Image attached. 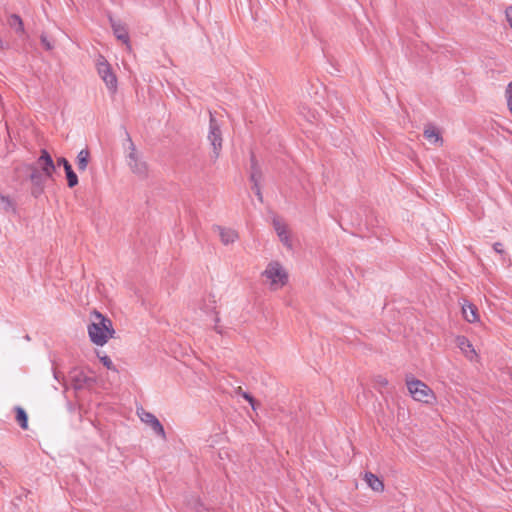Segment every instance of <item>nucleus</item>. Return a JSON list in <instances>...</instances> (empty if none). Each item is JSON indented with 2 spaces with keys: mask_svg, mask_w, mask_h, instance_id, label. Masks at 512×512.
Segmentation results:
<instances>
[{
  "mask_svg": "<svg viewBox=\"0 0 512 512\" xmlns=\"http://www.w3.org/2000/svg\"><path fill=\"white\" fill-rule=\"evenodd\" d=\"M92 317L93 321L88 325L90 340L98 346H103L115 334L112 321L97 310L92 312Z\"/></svg>",
  "mask_w": 512,
  "mask_h": 512,
  "instance_id": "f257e3e1",
  "label": "nucleus"
},
{
  "mask_svg": "<svg viewBox=\"0 0 512 512\" xmlns=\"http://www.w3.org/2000/svg\"><path fill=\"white\" fill-rule=\"evenodd\" d=\"M262 275L271 280V288L276 290L288 282V273L278 261L270 262Z\"/></svg>",
  "mask_w": 512,
  "mask_h": 512,
  "instance_id": "f03ea898",
  "label": "nucleus"
},
{
  "mask_svg": "<svg viewBox=\"0 0 512 512\" xmlns=\"http://www.w3.org/2000/svg\"><path fill=\"white\" fill-rule=\"evenodd\" d=\"M406 385L411 396L416 401L423 403H431L432 400L435 398L432 389L421 380H407Z\"/></svg>",
  "mask_w": 512,
  "mask_h": 512,
  "instance_id": "7ed1b4c3",
  "label": "nucleus"
},
{
  "mask_svg": "<svg viewBox=\"0 0 512 512\" xmlns=\"http://www.w3.org/2000/svg\"><path fill=\"white\" fill-rule=\"evenodd\" d=\"M207 138L213 147V154L211 155V159L213 162H215L219 158L220 152L222 150L223 139L218 121L211 112L209 119V133Z\"/></svg>",
  "mask_w": 512,
  "mask_h": 512,
  "instance_id": "20e7f679",
  "label": "nucleus"
},
{
  "mask_svg": "<svg viewBox=\"0 0 512 512\" xmlns=\"http://www.w3.org/2000/svg\"><path fill=\"white\" fill-rule=\"evenodd\" d=\"M97 71L99 76L105 82L107 88L115 93L117 90V78L116 75L112 71L111 65L107 62V60L100 56L97 61Z\"/></svg>",
  "mask_w": 512,
  "mask_h": 512,
  "instance_id": "39448f33",
  "label": "nucleus"
},
{
  "mask_svg": "<svg viewBox=\"0 0 512 512\" xmlns=\"http://www.w3.org/2000/svg\"><path fill=\"white\" fill-rule=\"evenodd\" d=\"M129 140H131L129 138ZM127 163L134 174L140 178H146L148 175V167L145 161H143L135 148V145L130 141V152L127 156Z\"/></svg>",
  "mask_w": 512,
  "mask_h": 512,
  "instance_id": "423d86ee",
  "label": "nucleus"
},
{
  "mask_svg": "<svg viewBox=\"0 0 512 512\" xmlns=\"http://www.w3.org/2000/svg\"><path fill=\"white\" fill-rule=\"evenodd\" d=\"M27 169L29 170V179L32 183L31 194L37 198L43 193L44 185L51 177L41 173L35 165H28Z\"/></svg>",
  "mask_w": 512,
  "mask_h": 512,
  "instance_id": "0eeeda50",
  "label": "nucleus"
},
{
  "mask_svg": "<svg viewBox=\"0 0 512 512\" xmlns=\"http://www.w3.org/2000/svg\"><path fill=\"white\" fill-rule=\"evenodd\" d=\"M137 413L141 421L148 424L151 427V429L155 432V434H157L163 439L166 438L164 427L154 414L145 411L143 408L138 410Z\"/></svg>",
  "mask_w": 512,
  "mask_h": 512,
  "instance_id": "6e6552de",
  "label": "nucleus"
},
{
  "mask_svg": "<svg viewBox=\"0 0 512 512\" xmlns=\"http://www.w3.org/2000/svg\"><path fill=\"white\" fill-rule=\"evenodd\" d=\"M36 167H38V170L41 171V173H44L46 176H53V173L55 172V164L54 161L50 155V153L46 149H42L40 151V156L37 159L36 163H34Z\"/></svg>",
  "mask_w": 512,
  "mask_h": 512,
  "instance_id": "1a4fd4ad",
  "label": "nucleus"
},
{
  "mask_svg": "<svg viewBox=\"0 0 512 512\" xmlns=\"http://www.w3.org/2000/svg\"><path fill=\"white\" fill-rule=\"evenodd\" d=\"M57 165L58 166H63V168L65 170V174H66L67 185H68L69 188H73L76 185H78V182H79L78 176L74 172L71 164L69 163V161L65 157H59L57 159Z\"/></svg>",
  "mask_w": 512,
  "mask_h": 512,
  "instance_id": "9d476101",
  "label": "nucleus"
},
{
  "mask_svg": "<svg viewBox=\"0 0 512 512\" xmlns=\"http://www.w3.org/2000/svg\"><path fill=\"white\" fill-rule=\"evenodd\" d=\"M72 386L75 390H81L85 387H92L96 380L93 377L86 376L83 372H75L71 375Z\"/></svg>",
  "mask_w": 512,
  "mask_h": 512,
  "instance_id": "9b49d317",
  "label": "nucleus"
},
{
  "mask_svg": "<svg viewBox=\"0 0 512 512\" xmlns=\"http://www.w3.org/2000/svg\"><path fill=\"white\" fill-rule=\"evenodd\" d=\"M109 21L115 37L124 44L129 45V34L126 26L112 17H109Z\"/></svg>",
  "mask_w": 512,
  "mask_h": 512,
  "instance_id": "f8f14e48",
  "label": "nucleus"
},
{
  "mask_svg": "<svg viewBox=\"0 0 512 512\" xmlns=\"http://www.w3.org/2000/svg\"><path fill=\"white\" fill-rule=\"evenodd\" d=\"M273 227L280 239V241L288 248H292V243L288 235L287 227L280 220L273 219Z\"/></svg>",
  "mask_w": 512,
  "mask_h": 512,
  "instance_id": "ddd939ff",
  "label": "nucleus"
},
{
  "mask_svg": "<svg viewBox=\"0 0 512 512\" xmlns=\"http://www.w3.org/2000/svg\"><path fill=\"white\" fill-rule=\"evenodd\" d=\"M214 229L219 232L220 239L224 245L234 243L238 239V233L230 228H223L219 225L214 226Z\"/></svg>",
  "mask_w": 512,
  "mask_h": 512,
  "instance_id": "4468645a",
  "label": "nucleus"
},
{
  "mask_svg": "<svg viewBox=\"0 0 512 512\" xmlns=\"http://www.w3.org/2000/svg\"><path fill=\"white\" fill-rule=\"evenodd\" d=\"M462 314H463V317L465 318V320L470 323H474L479 320L478 309H477L476 305H474L470 302L466 301L462 305Z\"/></svg>",
  "mask_w": 512,
  "mask_h": 512,
  "instance_id": "2eb2a0df",
  "label": "nucleus"
},
{
  "mask_svg": "<svg viewBox=\"0 0 512 512\" xmlns=\"http://www.w3.org/2000/svg\"><path fill=\"white\" fill-rule=\"evenodd\" d=\"M263 178V173L258 165V161L256 159V156L254 152H251L250 154V181H261Z\"/></svg>",
  "mask_w": 512,
  "mask_h": 512,
  "instance_id": "dca6fc26",
  "label": "nucleus"
},
{
  "mask_svg": "<svg viewBox=\"0 0 512 512\" xmlns=\"http://www.w3.org/2000/svg\"><path fill=\"white\" fill-rule=\"evenodd\" d=\"M368 486L376 492H382L384 490L383 481L378 478L375 474L371 472H366L364 477Z\"/></svg>",
  "mask_w": 512,
  "mask_h": 512,
  "instance_id": "f3484780",
  "label": "nucleus"
},
{
  "mask_svg": "<svg viewBox=\"0 0 512 512\" xmlns=\"http://www.w3.org/2000/svg\"><path fill=\"white\" fill-rule=\"evenodd\" d=\"M7 24L10 28L14 29L17 34H23L25 32L23 21L18 14H11L7 19Z\"/></svg>",
  "mask_w": 512,
  "mask_h": 512,
  "instance_id": "a211bd4d",
  "label": "nucleus"
},
{
  "mask_svg": "<svg viewBox=\"0 0 512 512\" xmlns=\"http://www.w3.org/2000/svg\"><path fill=\"white\" fill-rule=\"evenodd\" d=\"M90 152L87 148L82 149L76 158V164L79 171H85L89 163Z\"/></svg>",
  "mask_w": 512,
  "mask_h": 512,
  "instance_id": "6ab92c4d",
  "label": "nucleus"
},
{
  "mask_svg": "<svg viewBox=\"0 0 512 512\" xmlns=\"http://www.w3.org/2000/svg\"><path fill=\"white\" fill-rule=\"evenodd\" d=\"M14 410L16 413L15 418L19 426L24 430L28 429V415L26 411L20 406H16Z\"/></svg>",
  "mask_w": 512,
  "mask_h": 512,
  "instance_id": "aec40b11",
  "label": "nucleus"
},
{
  "mask_svg": "<svg viewBox=\"0 0 512 512\" xmlns=\"http://www.w3.org/2000/svg\"><path fill=\"white\" fill-rule=\"evenodd\" d=\"M424 137L426 139H428L430 142H434V143H436L438 141H440V142L443 141L439 131H437V129L432 125H429L428 127L425 128Z\"/></svg>",
  "mask_w": 512,
  "mask_h": 512,
  "instance_id": "412c9836",
  "label": "nucleus"
},
{
  "mask_svg": "<svg viewBox=\"0 0 512 512\" xmlns=\"http://www.w3.org/2000/svg\"><path fill=\"white\" fill-rule=\"evenodd\" d=\"M458 347L466 354L468 357L469 353L475 354V350L470 343V341L465 336H460L457 338Z\"/></svg>",
  "mask_w": 512,
  "mask_h": 512,
  "instance_id": "4be33fe9",
  "label": "nucleus"
},
{
  "mask_svg": "<svg viewBox=\"0 0 512 512\" xmlns=\"http://www.w3.org/2000/svg\"><path fill=\"white\" fill-rule=\"evenodd\" d=\"M238 394L249 402L253 410H256L260 405L250 393L243 391L241 387L238 388Z\"/></svg>",
  "mask_w": 512,
  "mask_h": 512,
  "instance_id": "5701e85b",
  "label": "nucleus"
},
{
  "mask_svg": "<svg viewBox=\"0 0 512 512\" xmlns=\"http://www.w3.org/2000/svg\"><path fill=\"white\" fill-rule=\"evenodd\" d=\"M97 356L104 367H106L109 370H116L110 357H108L107 355L101 356L99 352L97 353Z\"/></svg>",
  "mask_w": 512,
  "mask_h": 512,
  "instance_id": "b1692460",
  "label": "nucleus"
},
{
  "mask_svg": "<svg viewBox=\"0 0 512 512\" xmlns=\"http://www.w3.org/2000/svg\"><path fill=\"white\" fill-rule=\"evenodd\" d=\"M505 96H506V100H507V107H508V109H511V107H512V81L506 87Z\"/></svg>",
  "mask_w": 512,
  "mask_h": 512,
  "instance_id": "393cba45",
  "label": "nucleus"
},
{
  "mask_svg": "<svg viewBox=\"0 0 512 512\" xmlns=\"http://www.w3.org/2000/svg\"><path fill=\"white\" fill-rule=\"evenodd\" d=\"M40 41H41V44L43 45V47L47 50V51H50L54 48V45L53 43L47 38V36H45L44 34H42L40 36Z\"/></svg>",
  "mask_w": 512,
  "mask_h": 512,
  "instance_id": "a878e982",
  "label": "nucleus"
},
{
  "mask_svg": "<svg viewBox=\"0 0 512 512\" xmlns=\"http://www.w3.org/2000/svg\"><path fill=\"white\" fill-rule=\"evenodd\" d=\"M0 200L2 201V203L4 204V210L5 211H9V209H13V203L12 201L10 200L9 197L7 196H4V195H0Z\"/></svg>",
  "mask_w": 512,
  "mask_h": 512,
  "instance_id": "bb28decb",
  "label": "nucleus"
},
{
  "mask_svg": "<svg viewBox=\"0 0 512 512\" xmlns=\"http://www.w3.org/2000/svg\"><path fill=\"white\" fill-rule=\"evenodd\" d=\"M375 383L381 387H385L388 385V380L385 377L378 375L375 378Z\"/></svg>",
  "mask_w": 512,
  "mask_h": 512,
  "instance_id": "cd10ccee",
  "label": "nucleus"
},
{
  "mask_svg": "<svg viewBox=\"0 0 512 512\" xmlns=\"http://www.w3.org/2000/svg\"><path fill=\"white\" fill-rule=\"evenodd\" d=\"M493 249H494V251H495L496 253H498V254H501V255H502V254H504V253H505V251H504V249H503V244H502V243H500V242H496V243H494V244H493Z\"/></svg>",
  "mask_w": 512,
  "mask_h": 512,
  "instance_id": "c85d7f7f",
  "label": "nucleus"
},
{
  "mask_svg": "<svg viewBox=\"0 0 512 512\" xmlns=\"http://www.w3.org/2000/svg\"><path fill=\"white\" fill-rule=\"evenodd\" d=\"M219 321H220V318H219L218 314H216L214 330H215L217 333L222 334V333H223V330H222V327H220V326L218 325Z\"/></svg>",
  "mask_w": 512,
  "mask_h": 512,
  "instance_id": "c756f323",
  "label": "nucleus"
},
{
  "mask_svg": "<svg viewBox=\"0 0 512 512\" xmlns=\"http://www.w3.org/2000/svg\"><path fill=\"white\" fill-rule=\"evenodd\" d=\"M506 18L512 28V6L506 9Z\"/></svg>",
  "mask_w": 512,
  "mask_h": 512,
  "instance_id": "7c9ffc66",
  "label": "nucleus"
},
{
  "mask_svg": "<svg viewBox=\"0 0 512 512\" xmlns=\"http://www.w3.org/2000/svg\"><path fill=\"white\" fill-rule=\"evenodd\" d=\"M252 182V190L254 191V193H256L257 191L261 190V187H260V182L261 181H251Z\"/></svg>",
  "mask_w": 512,
  "mask_h": 512,
  "instance_id": "2f4dec72",
  "label": "nucleus"
},
{
  "mask_svg": "<svg viewBox=\"0 0 512 512\" xmlns=\"http://www.w3.org/2000/svg\"><path fill=\"white\" fill-rule=\"evenodd\" d=\"M255 195L257 196L258 200L262 203L263 202V195H262L261 190L257 191L255 193Z\"/></svg>",
  "mask_w": 512,
  "mask_h": 512,
  "instance_id": "473e14b6",
  "label": "nucleus"
},
{
  "mask_svg": "<svg viewBox=\"0 0 512 512\" xmlns=\"http://www.w3.org/2000/svg\"><path fill=\"white\" fill-rule=\"evenodd\" d=\"M8 45L4 46L2 39L0 38V49H7Z\"/></svg>",
  "mask_w": 512,
  "mask_h": 512,
  "instance_id": "72a5a7b5",
  "label": "nucleus"
},
{
  "mask_svg": "<svg viewBox=\"0 0 512 512\" xmlns=\"http://www.w3.org/2000/svg\"><path fill=\"white\" fill-rule=\"evenodd\" d=\"M509 111H510V113L512 114V107H511V109H509Z\"/></svg>",
  "mask_w": 512,
  "mask_h": 512,
  "instance_id": "f704fd0d",
  "label": "nucleus"
},
{
  "mask_svg": "<svg viewBox=\"0 0 512 512\" xmlns=\"http://www.w3.org/2000/svg\"><path fill=\"white\" fill-rule=\"evenodd\" d=\"M509 111H510V113L512 114V107H511V109H509Z\"/></svg>",
  "mask_w": 512,
  "mask_h": 512,
  "instance_id": "c9c22d12",
  "label": "nucleus"
}]
</instances>
